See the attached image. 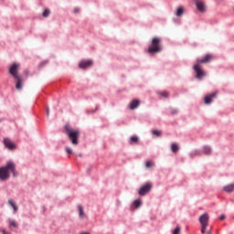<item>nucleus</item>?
I'll return each mask as SVG.
<instances>
[{
  "label": "nucleus",
  "mask_w": 234,
  "mask_h": 234,
  "mask_svg": "<svg viewBox=\"0 0 234 234\" xmlns=\"http://www.w3.org/2000/svg\"><path fill=\"white\" fill-rule=\"evenodd\" d=\"M153 165H154V163H153V162H151V161H147L146 164H145V166H146L147 168L153 167Z\"/></svg>",
  "instance_id": "obj_26"
},
{
  "label": "nucleus",
  "mask_w": 234,
  "mask_h": 234,
  "mask_svg": "<svg viewBox=\"0 0 234 234\" xmlns=\"http://www.w3.org/2000/svg\"><path fill=\"white\" fill-rule=\"evenodd\" d=\"M180 147L178 146V144H172L171 145V151L172 153H178Z\"/></svg>",
  "instance_id": "obj_17"
},
{
  "label": "nucleus",
  "mask_w": 234,
  "mask_h": 234,
  "mask_svg": "<svg viewBox=\"0 0 234 234\" xmlns=\"http://www.w3.org/2000/svg\"><path fill=\"white\" fill-rule=\"evenodd\" d=\"M195 1H196V5L197 10H199V12H205L206 6L204 5V2L200 0H195Z\"/></svg>",
  "instance_id": "obj_10"
},
{
  "label": "nucleus",
  "mask_w": 234,
  "mask_h": 234,
  "mask_svg": "<svg viewBox=\"0 0 234 234\" xmlns=\"http://www.w3.org/2000/svg\"><path fill=\"white\" fill-rule=\"evenodd\" d=\"M11 175L17 176L19 174L16 169V163L14 161H7L5 165L0 167V182H6Z\"/></svg>",
  "instance_id": "obj_1"
},
{
  "label": "nucleus",
  "mask_w": 234,
  "mask_h": 234,
  "mask_svg": "<svg viewBox=\"0 0 234 234\" xmlns=\"http://www.w3.org/2000/svg\"><path fill=\"white\" fill-rule=\"evenodd\" d=\"M203 153H204L205 154H211V147H209V146H204V147H203Z\"/></svg>",
  "instance_id": "obj_20"
},
{
  "label": "nucleus",
  "mask_w": 234,
  "mask_h": 234,
  "mask_svg": "<svg viewBox=\"0 0 234 234\" xmlns=\"http://www.w3.org/2000/svg\"><path fill=\"white\" fill-rule=\"evenodd\" d=\"M194 70L197 73V80H202L203 76H206V72L200 69V65L197 64L194 66Z\"/></svg>",
  "instance_id": "obj_7"
},
{
  "label": "nucleus",
  "mask_w": 234,
  "mask_h": 234,
  "mask_svg": "<svg viewBox=\"0 0 234 234\" xmlns=\"http://www.w3.org/2000/svg\"><path fill=\"white\" fill-rule=\"evenodd\" d=\"M138 142V136L133 135L130 138V144H137Z\"/></svg>",
  "instance_id": "obj_23"
},
{
  "label": "nucleus",
  "mask_w": 234,
  "mask_h": 234,
  "mask_svg": "<svg viewBox=\"0 0 234 234\" xmlns=\"http://www.w3.org/2000/svg\"><path fill=\"white\" fill-rule=\"evenodd\" d=\"M74 14H80V8H74Z\"/></svg>",
  "instance_id": "obj_32"
},
{
  "label": "nucleus",
  "mask_w": 234,
  "mask_h": 234,
  "mask_svg": "<svg viewBox=\"0 0 234 234\" xmlns=\"http://www.w3.org/2000/svg\"><path fill=\"white\" fill-rule=\"evenodd\" d=\"M195 156H200L199 150H195L194 152L190 153V158H195Z\"/></svg>",
  "instance_id": "obj_21"
},
{
  "label": "nucleus",
  "mask_w": 234,
  "mask_h": 234,
  "mask_svg": "<svg viewBox=\"0 0 234 234\" xmlns=\"http://www.w3.org/2000/svg\"><path fill=\"white\" fill-rule=\"evenodd\" d=\"M153 134L154 136H162V132L158 131V130H154L153 131Z\"/></svg>",
  "instance_id": "obj_25"
},
{
  "label": "nucleus",
  "mask_w": 234,
  "mask_h": 234,
  "mask_svg": "<svg viewBox=\"0 0 234 234\" xmlns=\"http://www.w3.org/2000/svg\"><path fill=\"white\" fill-rule=\"evenodd\" d=\"M66 152L68 153V154H72V148H69V146H67Z\"/></svg>",
  "instance_id": "obj_29"
},
{
  "label": "nucleus",
  "mask_w": 234,
  "mask_h": 234,
  "mask_svg": "<svg viewBox=\"0 0 234 234\" xmlns=\"http://www.w3.org/2000/svg\"><path fill=\"white\" fill-rule=\"evenodd\" d=\"M176 112H178V111H176V110L172 111V114H176Z\"/></svg>",
  "instance_id": "obj_36"
},
{
  "label": "nucleus",
  "mask_w": 234,
  "mask_h": 234,
  "mask_svg": "<svg viewBox=\"0 0 234 234\" xmlns=\"http://www.w3.org/2000/svg\"><path fill=\"white\" fill-rule=\"evenodd\" d=\"M173 234H180V227H176V228L173 230Z\"/></svg>",
  "instance_id": "obj_28"
},
{
  "label": "nucleus",
  "mask_w": 234,
  "mask_h": 234,
  "mask_svg": "<svg viewBox=\"0 0 234 234\" xmlns=\"http://www.w3.org/2000/svg\"><path fill=\"white\" fill-rule=\"evenodd\" d=\"M211 59V55H207L202 59H198L197 63H208V61Z\"/></svg>",
  "instance_id": "obj_15"
},
{
  "label": "nucleus",
  "mask_w": 234,
  "mask_h": 234,
  "mask_svg": "<svg viewBox=\"0 0 234 234\" xmlns=\"http://www.w3.org/2000/svg\"><path fill=\"white\" fill-rule=\"evenodd\" d=\"M133 206H135L136 209H138V207H140L142 206V200L140 199H136L133 201Z\"/></svg>",
  "instance_id": "obj_22"
},
{
  "label": "nucleus",
  "mask_w": 234,
  "mask_h": 234,
  "mask_svg": "<svg viewBox=\"0 0 234 234\" xmlns=\"http://www.w3.org/2000/svg\"><path fill=\"white\" fill-rule=\"evenodd\" d=\"M199 222L203 228H207V224H209V215L205 213L199 217Z\"/></svg>",
  "instance_id": "obj_6"
},
{
  "label": "nucleus",
  "mask_w": 234,
  "mask_h": 234,
  "mask_svg": "<svg viewBox=\"0 0 234 234\" xmlns=\"http://www.w3.org/2000/svg\"><path fill=\"white\" fill-rule=\"evenodd\" d=\"M207 234H211V230L207 231Z\"/></svg>",
  "instance_id": "obj_38"
},
{
  "label": "nucleus",
  "mask_w": 234,
  "mask_h": 234,
  "mask_svg": "<svg viewBox=\"0 0 234 234\" xmlns=\"http://www.w3.org/2000/svg\"><path fill=\"white\" fill-rule=\"evenodd\" d=\"M42 16H43L44 17H48V16H50V10L45 9L44 12H43V14H42Z\"/></svg>",
  "instance_id": "obj_24"
},
{
  "label": "nucleus",
  "mask_w": 234,
  "mask_h": 234,
  "mask_svg": "<svg viewBox=\"0 0 234 234\" xmlns=\"http://www.w3.org/2000/svg\"><path fill=\"white\" fill-rule=\"evenodd\" d=\"M66 134H68L69 140H71V144L73 145H78V138H80V131L73 130L70 125L67 124L65 126Z\"/></svg>",
  "instance_id": "obj_3"
},
{
  "label": "nucleus",
  "mask_w": 234,
  "mask_h": 234,
  "mask_svg": "<svg viewBox=\"0 0 234 234\" xmlns=\"http://www.w3.org/2000/svg\"><path fill=\"white\" fill-rule=\"evenodd\" d=\"M79 208V215L80 218H85V212L83 211V207L81 206L78 207Z\"/></svg>",
  "instance_id": "obj_18"
},
{
  "label": "nucleus",
  "mask_w": 234,
  "mask_h": 234,
  "mask_svg": "<svg viewBox=\"0 0 234 234\" xmlns=\"http://www.w3.org/2000/svg\"><path fill=\"white\" fill-rule=\"evenodd\" d=\"M4 145L10 151H14V149H16V144L8 138L4 139Z\"/></svg>",
  "instance_id": "obj_8"
},
{
  "label": "nucleus",
  "mask_w": 234,
  "mask_h": 234,
  "mask_svg": "<svg viewBox=\"0 0 234 234\" xmlns=\"http://www.w3.org/2000/svg\"><path fill=\"white\" fill-rule=\"evenodd\" d=\"M20 67L21 65H19V63H14L9 69V74H11L16 81V88L17 90H21V89H23V79L19 74H17V70Z\"/></svg>",
  "instance_id": "obj_2"
},
{
  "label": "nucleus",
  "mask_w": 234,
  "mask_h": 234,
  "mask_svg": "<svg viewBox=\"0 0 234 234\" xmlns=\"http://www.w3.org/2000/svg\"><path fill=\"white\" fill-rule=\"evenodd\" d=\"M79 156H81V154H80Z\"/></svg>",
  "instance_id": "obj_39"
},
{
  "label": "nucleus",
  "mask_w": 234,
  "mask_h": 234,
  "mask_svg": "<svg viewBox=\"0 0 234 234\" xmlns=\"http://www.w3.org/2000/svg\"><path fill=\"white\" fill-rule=\"evenodd\" d=\"M3 234H12V232L6 231L5 229H1Z\"/></svg>",
  "instance_id": "obj_30"
},
{
  "label": "nucleus",
  "mask_w": 234,
  "mask_h": 234,
  "mask_svg": "<svg viewBox=\"0 0 234 234\" xmlns=\"http://www.w3.org/2000/svg\"><path fill=\"white\" fill-rule=\"evenodd\" d=\"M162 51L160 47V38L154 37L152 41V45L148 48L149 54H157Z\"/></svg>",
  "instance_id": "obj_4"
},
{
  "label": "nucleus",
  "mask_w": 234,
  "mask_h": 234,
  "mask_svg": "<svg viewBox=\"0 0 234 234\" xmlns=\"http://www.w3.org/2000/svg\"><path fill=\"white\" fill-rule=\"evenodd\" d=\"M9 228H18L19 225H17V222L14 219H9Z\"/></svg>",
  "instance_id": "obj_19"
},
{
  "label": "nucleus",
  "mask_w": 234,
  "mask_h": 234,
  "mask_svg": "<svg viewBox=\"0 0 234 234\" xmlns=\"http://www.w3.org/2000/svg\"><path fill=\"white\" fill-rule=\"evenodd\" d=\"M8 204L11 206V207H13L14 213H17L19 207H17V205L16 204L14 199H9L8 200Z\"/></svg>",
  "instance_id": "obj_14"
},
{
  "label": "nucleus",
  "mask_w": 234,
  "mask_h": 234,
  "mask_svg": "<svg viewBox=\"0 0 234 234\" xmlns=\"http://www.w3.org/2000/svg\"><path fill=\"white\" fill-rule=\"evenodd\" d=\"M216 96H217L216 92H214V93H212L210 95L206 96L205 97V103L207 105H209V103H213V98H215Z\"/></svg>",
  "instance_id": "obj_11"
},
{
  "label": "nucleus",
  "mask_w": 234,
  "mask_h": 234,
  "mask_svg": "<svg viewBox=\"0 0 234 234\" xmlns=\"http://www.w3.org/2000/svg\"><path fill=\"white\" fill-rule=\"evenodd\" d=\"M151 189H153V184L146 183L145 185L141 186L138 193H139L140 197H145V195H147V193H149V191H151Z\"/></svg>",
  "instance_id": "obj_5"
},
{
  "label": "nucleus",
  "mask_w": 234,
  "mask_h": 234,
  "mask_svg": "<svg viewBox=\"0 0 234 234\" xmlns=\"http://www.w3.org/2000/svg\"><path fill=\"white\" fill-rule=\"evenodd\" d=\"M80 234H90V233H89V232H81Z\"/></svg>",
  "instance_id": "obj_37"
},
{
  "label": "nucleus",
  "mask_w": 234,
  "mask_h": 234,
  "mask_svg": "<svg viewBox=\"0 0 234 234\" xmlns=\"http://www.w3.org/2000/svg\"><path fill=\"white\" fill-rule=\"evenodd\" d=\"M176 16L177 17H182V16H184V7H178L176 12Z\"/></svg>",
  "instance_id": "obj_16"
},
{
  "label": "nucleus",
  "mask_w": 234,
  "mask_h": 234,
  "mask_svg": "<svg viewBox=\"0 0 234 234\" xmlns=\"http://www.w3.org/2000/svg\"><path fill=\"white\" fill-rule=\"evenodd\" d=\"M92 65V60H82L80 62L79 67L80 69H89Z\"/></svg>",
  "instance_id": "obj_9"
},
{
  "label": "nucleus",
  "mask_w": 234,
  "mask_h": 234,
  "mask_svg": "<svg viewBox=\"0 0 234 234\" xmlns=\"http://www.w3.org/2000/svg\"><path fill=\"white\" fill-rule=\"evenodd\" d=\"M49 114H50V110L48 108L47 109V116H49Z\"/></svg>",
  "instance_id": "obj_34"
},
{
  "label": "nucleus",
  "mask_w": 234,
  "mask_h": 234,
  "mask_svg": "<svg viewBox=\"0 0 234 234\" xmlns=\"http://www.w3.org/2000/svg\"><path fill=\"white\" fill-rule=\"evenodd\" d=\"M160 96H163V98H167V96H169V93L167 91H162L160 92Z\"/></svg>",
  "instance_id": "obj_27"
},
{
  "label": "nucleus",
  "mask_w": 234,
  "mask_h": 234,
  "mask_svg": "<svg viewBox=\"0 0 234 234\" xmlns=\"http://www.w3.org/2000/svg\"><path fill=\"white\" fill-rule=\"evenodd\" d=\"M223 191H225L226 193H233L234 191V184H229L223 187Z\"/></svg>",
  "instance_id": "obj_13"
},
{
  "label": "nucleus",
  "mask_w": 234,
  "mask_h": 234,
  "mask_svg": "<svg viewBox=\"0 0 234 234\" xmlns=\"http://www.w3.org/2000/svg\"><path fill=\"white\" fill-rule=\"evenodd\" d=\"M206 228H207V227H203V226H201V233H206Z\"/></svg>",
  "instance_id": "obj_31"
},
{
  "label": "nucleus",
  "mask_w": 234,
  "mask_h": 234,
  "mask_svg": "<svg viewBox=\"0 0 234 234\" xmlns=\"http://www.w3.org/2000/svg\"><path fill=\"white\" fill-rule=\"evenodd\" d=\"M139 106H140V101L138 100H133L130 103V109L132 111H134V109H138Z\"/></svg>",
  "instance_id": "obj_12"
},
{
  "label": "nucleus",
  "mask_w": 234,
  "mask_h": 234,
  "mask_svg": "<svg viewBox=\"0 0 234 234\" xmlns=\"http://www.w3.org/2000/svg\"><path fill=\"white\" fill-rule=\"evenodd\" d=\"M47 63H48V61L42 62V63L40 64V67H43V65H45V64H47Z\"/></svg>",
  "instance_id": "obj_35"
},
{
  "label": "nucleus",
  "mask_w": 234,
  "mask_h": 234,
  "mask_svg": "<svg viewBox=\"0 0 234 234\" xmlns=\"http://www.w3.org/2000/svg\"><path fill=\"white\" fill-rule=\"evenodd\" d=\"M219 218H220L221 220H225V219H226V215H221V216L219 217Z\"/></svg>",
  "instance_id": "obj_33"
}]
</instances>
